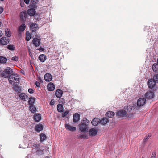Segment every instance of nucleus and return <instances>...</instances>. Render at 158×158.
Wrapping results in <instances>:
<instances>
[{
	"label": "nucleus",
	"instance_id": "nucleus-49",
	"mask_svg": "<svg viewBox=\"0 0 158 158\" xmlns=\"http://www.w3.org/2000/svg\"><path fill=\"white\" fill-rule=\"evenodd\" d=\"M35 85L36 87H40V84L39 82L36 81L35 83Z\"/></svg>",
	"mask_w": 158,
	"mask_h": 158
},
{
	"label": "nucleus",
	"instance_id": "nucleus-56",
	"mask_svg": "<svg viewBox=\"0 0 158 158\" xmlns=\"http://www.w3.org/2000/svg\"><path fill=\"white\" fill-rule=\"evenodd\" d=\"M44 158H50L48 156H46V157H45Z\"/></svg>",
	"mask_w": 158,
	"mask_h": 158
},
{
	"label": "nucleus",
	"instance_id": "nucleus-52",
	"mask_svg": "<svg viewBox=\"0 0 158 158\" xmlns=\"http://www.w3.org/2000/svg\"><path fill=\"white\" fill-rule=\"evenodd\" d=\"M155 154L153 155V154H152L150 158H155Z\"/></svg>",
	"mask_w": 158,
	"mask_h": 158
},
{
	"label": "nucleus",
	"instance_id": "nucleus-14",
	"mask_svg": "<svg viewBox=\"0 0 158 158\" xmlns=\"http://www.w3.org/2000/svg\"><path fill=\"white\" fill-rule=\"evenodd\" d=\"M30 28L32 32H35L38 29V25L36 23L31 24L30 25Z\"/></svg>",
	"mask_w": 158,
	"mask_h": 158
},
{
	"label": "nucleus",
	"instance_id": "nucleus-37",
	"mask_svg": "<svg viewBox=\"0 0 158 158\" xmlns=\"http://www.w3.org/2000/svg\"><path fill=\"white\" fill-rule=\"evenodd\" d=\"M28 146V145L27 144L24 142L19 145V147L21 148H25L27 147Z\"/></svg>",
	"mask_w": 158,
	"mask_h": 158
},
{
	"label": "nucleus",
	"instance_id": "nucleus-57",
	"mask_svg": "<svg viewBox=\"0 0 158 158\" xmlns=\"http://www.w3.org/2000/svg\"><path fill=\"white\" fill-rule=\"evenodd\" d=\"M34 146L35 147H37V145L36 144H35V145H34Z\"/></svg>",
	"mask_w": 158,
	"mask_h": 158
},
{
	"label": "nucleus",
	"instance_id": "nucleus-39",
	"mask_svg": "<svg viewBox=\"0 0 158 158\" xmlns=\"http://www.w3.org/2000/svg\"><path fill=\"white\" fill-rule=\"evenodd\" d=\"M7 48L10 50H14L15 49V47L13 45H9L7 46Z\"/></svg>",
	"mask_w": 158,
	"mask_h": 158
},
{
	"label": "nucleus",
	"instance_id": "nucleus-21",
	"mask_svg": "<svg viewBox=\"0 0 158 158\" xmlns=\"http://www.w3.org/2000/svg\"><path fill=\"white\" fill-rule=\"evenodd\" d=\"M41 118L40 114H36L34 116V120L36 122L40 121Z\"/></svg>",
	"mask_w": 158,
	"mask_h": 158
},
{
	"label": "nucleus",
	"instance_id": "nucleus-25",
	"mask_svg": "<svg viewBox=\"0 0 158 158\" xmlns=\"http://www.w3.org/2000/svg\"><path fill=\"white\" fill-rule=\"evenodd\" d=\"M133 106H127L124 107V110H126L127 112H130L133 109Z\"/></svg>",
	"mask_w": 158,
	"mask_h": 158
},
{
	"label": "nucleus",
	"instance_id": "nucleus-43",
	"mask_svg": "<svg viewBox=\"0 0 158 158\" xmlns=\"http://www.w3.org/2000/svg\"><path fill=\"white\" fill-rule=\"evenodd\" d=\"M151 136V134H148V135L146 137H145L143 140V142L145 143L147 140L149 139V138Z\"/></svg>",
	"mask_w": 158,
	"mask_h": 158
},
{
	"label": "nucleus",
	"instance_id": "nucleus-24",
	"mask_svg": "<svg viewBox=\"0 0 158 158\" xmlns=\"http://www.w3.org/2000/svg\"><path fill=\"white\" fill-rule=\"evenodd\" d=\"M57 110L58 112H62L63 111V105L61 104H59L57 106Z\"/></svg>",
	"mask_w": 158,
	"mask_h": 158
},
{
	"label": "nucleus",
	"instance_id": "nucleus-17",
	"mask_svg": "<svg viewBox=\"0 0 158 158\" xmlns=\"http://www.w3.org/2000/svg\"><path fill=\"white\" fill-rule=\"evenodd\" d=\"M80 119V115L77 113L74 114L73 116V121L75 123L78 122Z\"/></svg>",
	"mask_w": 158,
	"mask_h": 158
},
{
	"label": "nucleus",
	"instance_id": "nucleus-32",
	"mask_svg": "<svg viewBox=\"0 0 158 158\" xmlns=\"http://www.w3.org/2000/svg\"><path fill=\"white\" fill-rule=\"evenodd\" d=\"M152 68L154 71H158V64H154L152 66Z\"/></svg>",
	"mask_w": 158,
	"mask_h": 158
},
{
	"label": "nucleus",
	"instance_id": "nucleus-28",
	"mask_svg": "<svg viewBox=\"0 0 158 158\" xmlns=\"http://www.w3.org/2000/svg\"><path fill=\"white\" fill-rule=\"evenodd\" d=\"M47 138L46 135L44 133H41L40 134V141L41 142L45 140Z\"/></svg>",
	"mask_w": 158,
	"mask_h": 158
},
{
	"label": "nucleus",
	"instance_id": "nucleus-23",
	"mask_svg": "<svg viewBox=\"0 0 158 158\" xmlns=\"http://www.w3.org/2000/svg\"><path fill=\"white\" fill-rule=\"evenodd\" d=\"M26 28V26L25 24H22L18 29V31L20 32H21L23 31Z\"/></svg>",
	"mask_w": 158,
	"mask_h": 158
},
{
	"label": "nucleus",
	"instance_id": "nucleus-41",
	"mask_svg": "<svg viewBox=\"0 0 158 158\" xmlns=\"http://www.w3.org/2000/svg\"><path fill=\"white\" fill-rule=\"evenodd\" d=\"M14 89H15V91H16L18 92H19L21 90L20 88L17 85L14 86Z\"/></svg>",
	"mask_w": 158,
	"mask_h": 158
},
{
	"label": "nucleus",
	"instance_id": "nucleus-50",
	"mask_svg": "<svg viewBox=\"0 0 158 158\" xmlns=\"http://www.w3.org/2000/svg\"><path fill=\"white\" fill-rule=\"evenodd\" d=\"M24 2L27 4H28L30 1L29 0H24Z\"/></svg>",
	"mask_w": 158,
	"mask_h": 158
},
{
	"label": "nucleus",
	"instance_id": "nucleus-53",
	"mask_svg": "<svg viewBox=\"0 0 158 158\" xmlns=\"http://www.w3.org/2000/svg\"><path fill=\"white\" fill-rule=\"evenodd\" d=\"M21 6L22 7H24V3L23 2V3H20Z\"/></svg>",
	"mask_w": 158,
	"mask_h": 158
},
{
	"label": "nucleus",
	"instance_id": "nucleus-63",
	"mask_svg": "<svg viewBox=\"0 0 158 158\" xmlns=\"http://www.w3.org/2000/svg\"><path fill=\"white\" fill-rule=\"evenodd\" d=\"M143 158V157H142V158Z\"/></svg>",
	"mask_w": 158,
	"mask_h": 158
},
{
	"label": "nucleus",
	"instance_id": "nucleus-27",
	"mask_svg": "<svg viewBox=\"0 0 158 158\" xmlns=\"http://www.w3.org/2000/svg\"><path fill=\"white\" fill-rule=\"evenodd\" d=\"M19 97L21 99L24 101H26L27 99V96L24 93H22L20 94Z\"/></svg>",
	"mask_w": 158,
	"mask_h": 158
},
{
	"label": "nucleus",
	"instance_id": "nucleus-38",
	"mask_svg": "<svg viewBox=\"0 0 158 158\" xmlns=\"http://www.w3.org/2000/svg\"><path fill=\"white\" fill-rule=\"evenodd\" d=\"M44 149H38L36 151V153L38 155H42L44 154Z\"/></svg>",
	"mask_w": 158,
	"mask_h": 158
},
{
	"label": "nucleus",
	"instance_id": "nucleus-11",
	"mask_svg": "<svg viewBox=\"0 0 158 158\" xmlns=\"http://www.w3.org/2000/svg\"><path fill=\"white\" fill-rule=\"evenodd\" d=\"M47 89L49 91H53L55 89L54 84L52 83H49L47 85Z\"/></svg>",
	"mask_w": 158,
	"mask_h": 158
},
{
	"label": "nucleus",
	"instance_id": "nucleus-45",
	"mask_svg": "<svg viewBox=\"0 0 158 158\" xmlns=\"http://www.w3.org/2000/svg\"><path fill=\"white\" fill-rule=\"evenodd\" d=\"M12 60L15 61H17L18 60V58L16 57V56H15L14 57H13L12 58Z\"/></svg>",
	"mask_w": 158,
	"mask_h": 158
},
{
	"label": "nucleus",
	"instance_id": "nucleus-5",
	"mask_svg": "<svg viewBox=\"0 0 158 158\" xmlns=\"http://www.w3.org/2000/svg\"><path fill=\"white\" fill-rule=\"evenodd\" d=\"M155 82L152 79L148 81V85L149 88L152 89L156 85Z\"/></svg>",
	"mask_w": 158,
	"mask_h": 158
},
{
	"label": "nucleus",
	"instance_id": "nucleus-30",
	"mask_svg": "<svg viewBox=\"0 0 158 158\" xmlns=\"http://www.w3.org/2000/svg\"><path fill=\"white\" fill-rule=\"evenodd\" d=\"M5 35L8 37H10L11 36V33L9 29L7 28L6 29L5 31Z\"/></svg>",
	"mask_w": 158,
	"mask_h": 158
},
{
	"label": "nucleus",
	"instance_id": "nucleus-18",
	"mask_svg": "<svg viewBox=\"0 0 158 158\" xmlns=\"http://www.w3.org/2000/svg\"><path fill=\"white\" fill-rule=\"evenodd\" d=\"M154 93L152 92H147L145 95L146 98L148 99L152 98L154 96Z\"/></svg>",
	"mask_w": 158,
	"mask_h": 158
},
{
	"label": "nucleus",
	"instance_id": "nucleus-3",
	"mask_svg": "<svg viewBox=\"0 0 158 158\" xmlns=\"http://www.w3.org/2000/svg\"><path fill=\"white\" fill-rule=\"evenodd\" d=\"M146 100L144 98H140L137 101V105L139 106H143L146 102Z\"/></svg>",
	"mask_w": 158,
	"mask_h": 158
},
{
	"label": "nucleus",
	"instance_id": "nucleus-19",
	"mask_svg": "<svg viewBox=\"0 0 158 158\" xmlns=\"http://www.w3.org/2000/svg\"><path fill=\"white\" fill-rule=\"evenodd\" d=\"M39 59L42 62H44L46 59V56L44 54L40 55L39 56Z\"/></svg>",
	"mask_w": 158,
	"mask_h": 158
},
{
	"label": "nucleus",
	"instance_id": "nucleus-44",
	"mask_svg": "<svg viewBox=\"0 0 158 158\" xmlns=\"http://www.w3.org/2000/svg\"><path fill=\"white\" fill-rule=\"evenodd\" d=\"M59 102L60 104H64L65 103V100L63 98H60L59 99Z\"/></svg>",
	"mask_w": 158,
	"mask_h": 158
},
{
	"label": "nucleus",
	"instance_id": "nucleus-16",
	"mask_svg": "<svg viewBox=\"0 0 158 158\" xmlns=\"http://www.w3.org/2000/svg\"><path fill=\"white\" fill-rule=\"evenodd\" d=\"M27 13L29 15L32 16L34 15H35V11L34 9L31 8L27 10Z\"/></svg>",
	"mask_w": 158,
	"mask_h": 158
},
{
	"label": "nucleus",
	"instance_id": "nucleus-7",
	"mask_svg": "<svg viewBox=\"0 0 158 158\" xmlns=\"http://www.w3.org/2000/svg\"><path fill=\"white\" fill-rule=\"evenodd\" d=\"M97 130L94 128L90 129L89 131V134L90 136H94L96 135L97 133Z\"/></svg>",
	"mask_w": 158,
	"mask_h": 158
},
{
	"label": "nucleus",
	"instance_id": "nucleus-54",
	"mask_svg": "<svg viewBox=\"0 0 158 158\" xmlns=\"http://www.w3.org/2000/svg\"><path fill=\"white\" fill-rule=\"evenodd\" d=\"M2 34V31L0 30V37L1 36Z\"/></svg>",
	"mask_w": 158,
	"mask_h": 158
},
{
	"label": "nucleus",
	"instance_id": "nucleus-46",
	"mask_svg": "<svg viewBox=\"0 0 158 158\" xmlns=\"http://www.w3.org/2000/svg\"><path fill=\"white\" fill-rule=\"evenodd\" d=\"M69 113V112L68 111H65L64 112L62 115V117H65Z\"/></svg>",
	"mask_w": 158,
	"mask_h": 158
},
{
	"label": "nucleus",
	"instance_id": "nucleus-33",
	"mask_svg": "<svg viewBox=\"0 0 158 158\" xmlns=\"http://www.w3.org/2000/svg\"><path fill=\"white\" fill-rule=\"evenodd\" d=\"M5 71L6 72V73L9 75L10 76V75H12V69L10 67H8L5 70Z\"/></svg>",
	"mask_w": 158,
	"mask_h": 158
},
{
	"label": "nucleus",
	"instance_id": "nucleus-29",
	"mask_svg": "<svg viewBox=\"0 0 158 158\" xmlns=\"http://www.w3.org/2000/svg\"><path fill=\"white\" fill-rule=\"evenodd\" d=\"M7 61V59L2 56H0V63L5 64Z\"/></svg>",
	"mask_w": 158,
	"mask_h": 158
},
{
	"label": "nucleus",
	"instance_id": "nucleus-31",
	"mask_svg": "<svg viewBox=\"0 0 158 158\" xmlns=\"http://www.w3.org/2000/svg\"><path fill=\"white\" fill-rule=\"evenodd\" d=\"M26 40L27 41H29L31 38V35L28 31H27L26 33Z\"/></svg>",
	"mask_w": 158,
	"mask_h": 158
},
{
	"label": "nucleus",
	"instance_id": "nucleus-61",
	"mask_svg": "<svg viewBox=\"0 0 158 158\" xmlns=\"http://www.w3.org/2000/svg\"><path fill=\"white\" fill-rule=\"evenodd\" d=\"M28 158V156H27V157H26V158Z\"/></svg>",
	"mask_w": 158,
	"mask_h": 158
},
{
	"label": "nucleus",
	"instance_id": "nucleus-9",
	"mask_svg": "<svg viewBox=\"0 0 158 158\" xmlns=\"http://www.w3.org/2000/svg\"><path fill=\"white\" fill-rule=\"evenodd\" d=\"M43 129V125L40 123L36 124L35 126V130L38 132H40Z\"/></svg>",
	"mask_w": 158,
	"mask_h": 158
},
{
	"label": "nucleus",
	"instance_id": "nucleus-2",
	"mask_svg": "<svg viewBox=\"0 0 158 158\" xmlns=\"http://www.w3.org/2000/svg\"><path fill=\"white\" fill-rule=\"evenodd\" d=\"M127 112L125 110H121L118 111L116 115L119 118H122L125 117L127 116Z\"/></svg>",
	"mask_w": 158,
	"mask_h": 158
},
{
	"label": "nucleus",
	"instance_id": "nucleus-20",
	"mask_svg": "<svg viewBox=\"0 0 158 158\" xmlns=\"http://www.w3.org/2000/svg\"><path fill=\"white\" fill-rule=\"evenodd\" d=\"M109 122V120L108 119L106 118H102L101 120H100V123L103 125H105L107 123Z\"/></svg>",
	"mask_w": 158,
	"mask_h": 158
},
{
	"label": "nucleus",
	"instance_id": "nucleus-34",
	"mask_svg": "<svg viewBox=\"0 0 158 158\" xmlns=\"http://www.w3.org/2000/svg\"><path fill=\"white\" fill-rule=\"evenodd\" d=\"M1 76L2 77H4V78H9L10 77V76L6 72L4 71L2 72L1 73Z\"/></svg>",
	"mask_w": 158,
	"mask_h": 158
},
{
	"label": "nucleus",
	"instance_id": "nucleus-51",
	"mask_svg": "<svg viewBox=\"0 0 158 158\" xmlns=\"http://www.w3.org/2000/svg\"><path fill=\"white\" fill-rule=\"evenodd\" d=\"M3 9L1 7H0V14L3 12Z\"/></svg>",
	"mask_w": 158,
	"mask_h": 158
},
{
	"label": "nucleus",
	"instance_id": "nucleus-10",
	"mask_svg": "<svg viewBox=\"0 0 158 158\" xmlns=\"http://www.w3.org/2000/svg\"><path fill=\"white\" fill-rule=\"evenodd\" d=\"M63 92L60 89L56 90L55 93V95L57 98H60L62 95Z\"/></svg>",
	"mask_w": 158,
	"mask_h": 158
},
{
	"label": "nucleus",
	"instance_id": "nucleus-1",
	"mask_svg": "<svg viewBox=\"0 0 158 158\" xmlns=\"http://www.w3.org/2000/svg\"><path fill=\"white\" fill-rule=\"evenodd\" d=\"M8 80L10 84L14 86L18 85L19 84V77L17 74L11 75Z\"/></svg>",
	"mask_w": 158,
	"mask_h": 158
},
{
	"label": "nucleus",
	"instance_id": "nucleus-58",
	"mask_svg": "<svg viewBox=\"0 0 158 158\" xmlns=\"http://www.w3.org/2000/svg\"><path fill=\"white\" fill-rule=\"evenodd\" d=\"M2 24V22L0 21V26Z\"/></svg>",
	"mask_w": 158,
	"mask_h": 158
},
{
	"label": "nucleus",
	"instance_id": "nucleus-47",
	"mask_svg": "<svg viewBox=\"0 0 158 158\" xmlns=\"http://www.w3.org/2000/svg\"><path fill=\"white\" fill-rule=\"evenodd\" d=\"M55 101L54 99H52L50 102V104L51 105H53L55 104Z\"/></svg>",
	"mask_w": 158,
	"mask_h": 158
},
{
	"label": "nucleus",
	"instance_id": "nucleus-13",
	"mask_svg": "<svg viewBox=\"0 0 158 158\" xmlns=\"http://www.w3.org/2000/svg\"><path fill=\"white\" fill-rule=\"evenodd\" d=\"M92 124L94 126H96L100 123V119L97 118L93 119L91 122Z\"/></svg>",
	"mask_w": 158,
	"mask_h": 158
},
{
	"label": "nucleus",
	"instance_id": "nucleus-35",
	"mask_svg": "<svg viewBox=\"0 0 158 158\" xmlns=\"http://www.w3.org/2000/svg\"><path fill=\"white\" fill-rule=\"evenodd\" d=\"M26 13L24 12H22L20 14V17L21 19L23 20H24L25 19L26 17Z\"/></svg>",
	"mask_w": 158,
	"mask_h": 158
},
{
	"label": "nucleus",
	"instance_id": "nucleus-59",
	"mask_svg": "<svg viewBox=\"0 0 158 158\" xmlns=\"http://www.w3.org/2000/svg\"><path fill=\"white\" fill-rule=\"evenodd\" d=\"M29 54L30 55V56H31V52H29Z\"/></svg>",
	"mask_w": 158,
	"mask_h": 158
},
{
	"label": "nucleus",
	"instance_id": "nucleus-62",
	"mask_svg": "<svg viewBox=\"0 0 158 158\" xmlns=\"http://www.w3.org/2000/svg\"><path fill=\"white\" fill-rule=\"evenodd\" d=\"M32 56V55H31V56L32 57V56Z\"/></svg>",
	"mask_w": 158,
	"mask_h": 158
},
{
	"label": "nucleus",
	"instance_id": "nucleus-42",
	"mask_svg": "<svg viewBox=\"0 0 158 158\" xmlns=\"http://www.w3.org/2000/svg\"><path fill=\"white\" fill-rule=\"evenodd\" d=\"M156 82L158 83V74L155 75L153 77V79Z\"/></svg>",
	"mask_w": 158,
	"mask_h": 158
},
{
	"label": "nucleus",
	"instance_id": "nucleus-22",
	"mask_svg": "<svg viewBox=\"0 0 158 158\" xmlns=\"http://www.w3.org/2000/svg\"><path fill=\"white\" fill-rule=\"evenodd\" d=\"M115 114L112 111H109L107 112L106 114V115L109 118H112L114 115Z\"/></svg>",
	"mask_w": 158,
	"mask_h": 158
},
{
	"label": "nucleus",
	"instance_id": "nucleus-4",
	"mask_svg": "<svg viewBox=\"0 0 158 158\" xmlns=\"http://www.w3.org/2000/svg\"><path fill=\"white\" fill-rule=\"evenodd\" d=\"M9 42L8 38L6 37H2L0 40V44L2 45H6Z\"/></svg>",
	"mask_w": 158,
	"mask_h": 158
},
{
	"label": "nucleus",
	"instance_id": "nucleus-55",
	"mask_svg": "<svg viewBox=\"0 0 158 158\" xmlns=\"http://www.w3.org/2000/svg\"><path fill=\"white\" fill-rule=\"evenodd\" d=\"M39 50L40 51H42V48L41 47H40V48L39 49Z\"/></svg>",
	"mask_w": 158,
	"mask_h": 158
},
{
	"label": "nucleus",
	"instance_id": "nucleus-8",
	"mask_svg": "<svg viewBox=\"0 0 158 158\" xmlns=\"http://www.w3.org/2000/svg\"><path fill=\"white\" fill-rule=\"evenodd\" d=\"M65 127L67 130L71 131L73 132L76 130V128L75 127L67 124H65Z\"/></svg>",
	"mask_w": 158,
	"mask_h": 158
},
{
	"label": "nucleus",
	"instance_id": "nucleus-48",
	"mask_svg": "<svg viewBox=\"0 0 158 158\" xmlns=\"http://www.w3.org/2000/svg\"><path fill=\"white\" fill-rule=\"evenodd\" d=\"M28 92L30 94H32L33 93L34 90L32 89H29L28 90Z\"/></svg>",
	"mask_w": 158,
	"mask_h": 158
},
{
	"label": "nucleus",
	"instance_id": "nucleus-26",
	"mask_svg": "<svg viewBox=\"0 0 158 158\" xmlns=\"http://www.w3.org/2000/svg\"><path fill=\"white\" fill-rule=\"evenodd\" d=\"M89 123V121L87 119L85 118L82 121L81 124L85 125L86 126L88 127V125Z\"/></svg>",
	"mask_w": 158,
	"mask_h": 158
},
{
	"label": "nucleus",
	"instance_id": "nucleus-40",
	"mask_svg": "<svg viewBox=\"0 0 158 158\" xmlns=\"http://www.w3.org/2000/svg\"><path fill=\"white\" fill-rule=\"evenodd\" d=\"M28 102L29 104L31 105H32L34 103L35 100L32 98H30L29 99Z\"/></svg>",
	"mask_w": 158,
	"mask_h": 158
},
{
	"label": "nucleus",
	"instance_id": "nucleus-12",
	"mask_svg": "<svg viewBox=\"0 0 158 158\" xmlns=\"http://www.w3.org/2000/svg\"><path fill=\"white\" fill-rule=\"evenodd\" d=\"M32 42L33 44L36 47L39 46L41 44L40 40L38 38H34Z\"/></svg>",
	"mask_w": 158,
	"mask_h": 158
},
{
	"label": "nucleus",
	"instance_id": "nucleus-6",
	"mask_svg": "<svg viewBox=\"0 0 158 158\" xmlns=\"http://www.w3.org/2000/svg\"><path fill=\"white\" fill-rule=\"evenodd\" d=\"M88 127L85 125L81 124L80 125V130L82 132H86L88 130Z\"/></svg>",
	"mask_w": 158,
	"mask_h": 158
},
{
	"label": "nucleus",
	"instance_id": "nucleus-60",
	"mask_svg": "<svg viewBox=\"0 0 158 158\" xmlns=\"http://www.w3.org/2000/svg\"><path fill=\"white\" fill-rule=\"evenodd\" d=\"M157 63L158 64V59H157Z\"/></svg>",
	"mask_w": 158,
	"mask_h": 158
},
{
	"label": "nucleus",
	"instance_id": "nucleus-36",
	"mask_svg": "<svg viewBox=\"0 0 158 158\" xmlns=\"http://www.w3.org/2000/svg\"><path fill=\"white\" fill-rule=\"evenodd\" d=\"M30 111L32 113L36 112V109L35 106L32 105L29 107Z\"/></svg>",
	"mask_w": 158,
	"mask_h": 158
},
{
	"label": "nucleus",
	"instance_id": "nucleus-15",
	"mask_svg": "<svg viewBox=\"0 0 158 158\" xmlns=\"http://www.w3.org/2000/svg\"><path fill=\"white\" fill-rule=\"evenodd\" d=\"M44 78L46 81H50L52 79V77L50 73H47L45 75Z\"/></svg>",
	"mask_w": 158,
	"mask_h": 158
}]
</instances>
